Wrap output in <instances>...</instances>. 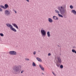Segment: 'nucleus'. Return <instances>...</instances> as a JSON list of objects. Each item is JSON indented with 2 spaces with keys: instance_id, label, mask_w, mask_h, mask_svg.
<instances>
[{
  "instance_id": "nucleus-1",
  "label": "nucleus",
  "mask_w": 76,
  "mask_h": 76,
  "mask_svg": "<svg viewBox=\"0 0 76 76\" xmlns=\"http://www.w3.org/2000/svg\"><path fill=\"white\" fill-rule=\"evenodd\" d=\"M58 9L60 11L61 15H64L66 12V4L63 5V6L58 7Z\"/></svg>"
},
{
  "instance_id": "nucleus-2",
  "label": "nucleus",
  "mask_w": 76,
  "mask_h": 76,
  "mask_svg": "<svg viewBox=\"0 0 76 76\" xmlns=\"http://www.w3.org/2000/svg\"><path fill=\"white\" fill-rule=\"evenodd\" d=\"M12 69L15 72H18V73H20V71L19 67L18 66L16 65L12 67Z\"/></svg>"
},
{
  "instance_id": "nucleus-3",
  "label": "nucleus",
  "mask_w": 76,
  "mask_h": 76,
  "mask_svg": "<svg viewBox=\"0 0 76 76\" xmlns=\"http://www.w3.org/2000/svg\"><path fill=\"white\" fill-rule=\"evenodd\" d=\"M6 25L8 26V27H9L10 28V29L12 31H14V32H17V31H16V29L13 27V26H12L11 24L9 23H7Z\"/></svg>"
},
{
  "instance_id": "nucleus-4",
  "label": "nucleus",
  "mask_w": 76,
  "mask_h": 76,
  "mask_svg": "<svg viewBox=\"0 0 76 76\" xmlns=\"http://www.w3.org/2000/svg\"><path fill=\"white\" fill-rule=\"evenodd\" d=\"M41 32L42 37L45 36V35H46V32H45V31L44 30H41Z\"/></svg>"
},
{
  "instance_id": "nucleus-5",
  "label": "nucleus",
  "mask_w": 76,
  "mask_h": 76,
  "mask_svg": "<svg viewBox=\"0 0 76 76\" xmlns=\"http://www.w3.org/2000/svg\"><path fill=\"white\" fill-rule=\"evenodd\" d=\"M9 53L11 55H14V56H16L17 54V52L15 51H10L9 52Z\"/></svg>"
},
{
  "instance_id": "nucleus-6",
  "label": "nucleus",
  "mask_w": 76,
  "mask_h": 76,
  "mask_svg": "<svg viewBox=\"0 0 76 76\" xmlns=\"http://www.w3.org/2000/svg\"><path fill=\"white\" fill-rule=\"evenodd\" d=\"M4 14L6 16H8V15H10V12L8 10H6L5 11Z\"/></svg>"
},
{
  "instance_id": "nucleus-7",
  "label": "nucleus",
  "mask_w": 76,
  "mask_h": 76,
  "mask_svg": "<svg viewBox=\"0 0 76 76\" xmlns=\"http://www.w3.org/2000/svg\"><path fill=\"white\" fill-rule=\"evenodd\" d=\"M12 25H13L14 27H15L17 29H19V28H18V26H17V25L15 23H12Z\"/></svg>"
},
{
  "instance_id": "nucleus-8",
  "label": "nucleus",
  "mask_w": 76,
  "mask_h": 76,
  "mask_svg": "<svg viewBox=\"0 0 76 76\" xmlns=\"http://www.w3.org/2000/svg\"><path fill=\"white\" fill-rule=\"evenodd\" d=\"M58 62H59L60 63H61V59L60 58V57H58L57 58Z\"/></svg>"
},
{
  "instance_id": "nucleus-9",
  "label": "nucleus",
  "mask_w": 76,
  "mask_h": 76,
  "mask_svg": "<svg viewBox=\"0 0 76 76\" xmlns=\"http://www.w3.org/2000/svg\"><path fill=\"white\" fill-rule=\"evenodd\" d=\"M36 59L38 61H39V62H42V60H41V58L37 57V58Z\"/></svg>"
},
{
  "instance_id": "nucleus-10",
  "label": "nucleus",
  "mask_w": 76,
  "mask_h": 76,
  "mask_svg": "<svg viewBox=\"0 0 76 76\" xmlns=\"http://www.w3.org/2000/svg\"><path fill=\"white\" fill-rule=\"evenodd\" d=\"M48 21L49 22H50V23H52V22H53V20L51 18H49L48 19Z\"/></svg>"
},
{
  "instance_id": "nucleus-11",
  "label": "nucleus",
  "mask_w": 76,
  "mask_h": 76,
  "mask_svg": "<svg viewBox=\"0 0 76 76\" xmlns=\"http://www.w3.org/2000/svg\"><path fill=\"white\" fill-rule=\"evenodd\" d=\"M72 13H73L75 15H76V11L75 10H72L71 11Z\"/></svg>"
},
{
  "instance_id": "nucleus-12",
  "label": "nucleus",
  "mask_w": 76,
  "mask_h": 76,
  "mask_svg": "<svg viewBox=\"0 0 76 76\" xmlns=\"http://www.w3.org/2000/svg\"><path fill=\"white\" fill-rule=\"evenodd\" d=\"M53 19L55 20H58V18L56 16H53Z\"/></svg>"
},
{
  "instance_id": "nucleus-13",
  "label": "nucleus",
  "mask_w": 76,
  "mask_h": 76,
  "mask_svg": "<svg viewBox=\"0 0 76 76\" xmlns=\"http://www.w3.org/2000/svg\"><path fill=\"white\" fill-rule=\"evenodd\" d=\"M55 13H57V14H60V11L59 10H55Z\"/></svg>"
},
{
  "instance_id": "nucleus-14",
  "label": "nucleus",
  "mask_w": 76,
  "mask_h": 76,
  "mask_svg": "<svg viewBox=\"0 0 76 76\" xmlns=\"http://www.w3.org/2000/svg\"><path fill=\"white\" fill-rule=\"evenodd\" d=\"M47 35L48 37H50V35L49 31H48L47 32Z\"/></svg>"
},
{
  "instance_id": "nucleus-15",
  "label": "nucleus",
  "mask_w": 76,
  "mask_h": 76,
  "mask_svg": "<svg viewBox=\"0 0 76 76\" xmlns=\"http://www.w3.org/2000/svg\"><path fill=\"white\" fill-rule=\"evenodd\" d=\"M4 7H5V9H7V8H8V5H7V4H5L4 5Z\"/></svg>"
},
{
  "instance_id": "nucleus-16",
  "label": "nucleus",
  "mask_w": 76,
  "mask_h": 76,
  "mask_svg": "<svg viewBox=\"0 0 76 76\" xmlns=\"http://www.w3.org/2000/svg\"><path fill=\"white\" fill-rule=\"evenodd\" d=\"M56 65L58 67H60V64H59L58 63H57L56 64Z\"/></svg>"
},
{
  "instance_id": "nucleus-17",
  "label": "nucleus",
  "mask_w": 76,
  "mask_h": 76,
  "mask_svg": "<svg viewBox=\"0 0 76 76\" xmlns=\"http://www.w3.org/2000/svg\"><path fill=\"white\" fill-rule=\"evenodd\" d=\"M72 53H75V54H76V51H75V50L72 49Z\"/></svg>"
},
{
  "instance_id": "nucleus-18",
  "label": "nucleus",
  "mask_w": 76,
  "mask_h": 76,
  "mask_svg": "<svg viewBox=\"0 0 76 76\" xmlns=\"http://www.w3.org/2000/svg\"><path fill=\"white\" fill-rule=\"evenodd\" d=\"M58 15L59 17H61V18H63V16L62 15H61V14H58Z\"/></svg>"
},
{
  "instance_id": "nucleus-19",
  "label": "nucleus",
  "mask_w": 76,
  "mask_h": 76,
  "mask_svg": "<svg viewBox=\"0 0 76 76\" xmlns=\"http://www.w3.org/2000/svg\"><path fill=\"white\" fill-rule=\"evenodd\" d=\"M0 7L2 8V9H5V7H4L3 5H1L0 6Z\"/></svg>"
},
{
  "instance_id": "nucleus-20",
  "label": "nucleus",
  "mask_w": 76,
  "mask_h": 76,
  "mask_svg": "<svg viewBox=\"0 0 76 76\" xmlns=\"http://www.w3.org/2000/svg\"><path fill=\"white\" fill-rule=\"evenodd\" d=\"M32 66H33V67H35V66H36V64H35V63L34 62H33L32 63Z\"/></svg>"
},
{
  "instance_id": "nucleus-21",
  "label": "nucleus",
  "mask_w": 76,
  "mask_h": 76,
  "mask_svg": "<svg viewBox=\"0 0 76 76\" xmlns=\"http://www.w3.org/2000/svg\"><path fill=\"white\" fill-rule=\"evenodd\" d=\"M39 67L40 68H41L42 67H43V66H42V65L40 64H39Z\"/></svg>"
},
{
  "instance_id": "nucleus-22",
  "label": "nucleus",
  "mask_w": 76,
  "mask_h": 76,
  "mask_svg": "<svg viewBox=\"0 0 76 76\" xmlns=\"http://www.w3.org/2000/svg\"><path fill=\"white\" fill-rule=\"evenodd\" d=\"M60 68L61 69H63V65H61L60 66Z\"/></svg>"
},
{
  "instance_id": "nucleus-23",
  "label": "nucleus",
  "mask_w": 76,
  "mask_h": 76,
  "mask_svg": "<svg viewBox=\"0 0 76 76\" xmlns=\"http://www.w3.org/2000/svg\"><path fill=\"white\" fill-rule=\"evenodd\" d=\"M40 69L43 71H44V67H43V66L42 67V68H40Z\"/></svg>"
},
{
  "instance_id": "nucleus-24",
  "label": "nucleus",
  "mask_w": 76,
  "mask_h": 76,
  "mask_svg": "<svg viewBox=\"0 0 76 76\" xmlns=\"http://www.w3.org/2000/svg\"><path fill=\"white\" fill-rule=\"evenodd\" d=\"M70 9H72L73 8V6L72 5H70Z\"/></svg>"
},
{
  "instance_id": "nucleus-25",
  "label": "nucleus",
  "mask_w": 76,
  "mask_h": 76,
  "mask_svg": "<svg viewBox=\"0 0 76 76\" xmlns=\"http://www.w3.org/2000/svg\"><path fill=\"white\" fill-rule=\"evenodd\" d=\"M0 35H1V37H3L4 36V34H3V33H0Z\"/></svg>"
},
{
  "instance_id": "nucleus-26",
  "label": "nucleus",
  "mask_w": 76,
  "mask_h": 76,
  "mask_svg": "<svg viewBox=\"0 0 76 76\" xmlns=\"http://www.w3.org/2000/svg\"><path fill=\"white\" fill-rule=\"evenodd\" d=\"M37 53V52L36 51H34L33 52V54L34 55H35L36 54V53Z\"/></svg>"
},
{
  "instance_id": "nucleus-27",
  "label": "nucleus",
  "mask_w": 76,
  "mask_h": 76,
  "mask_svg": "<svg viewBox=\"0 0 76 76\" xmlns=\"http://www.w3.org/2000/svg\"><path fill=\"white\" fill-rule=\"evenodd\" d=\"M52 73L53 75H54V76H56V74H55V73H54V72H52Z\"/></svg>"
},
{
  "instance_id": "nucleus-28",
  "label": "nucleus",
  "mask_w": 76,
  "mask_h": 76,
  "mask_svg": "<svg viewBox=\"0 0 76 76\" xmlns=\"http://www.w3.org/2000/svg\"><path fill=\"white\" fill-rule=\"evenodd\" d=\"M25 72L24 70H22V71H21V73L22 74V73L23 72Z\"/></svg>"
},
{
  "instance_id": "nucleus-29",
  "label": "nucleus",
  "mask_w": 76,
  "mask_h": 76,
  "mask_svg": "<svg viewBox=\"0 0 76 76\" xmlns=\"http://www.w3.org/2000/svg\"><path fill=\"white\" fill-rule=\"evenodd\" d=\"M3 11V9L0 8V12H2Z\"/></svg>"
},
{
  "instance_id": "nucleus-30",
  "label": "nucleus",
  "mask_w": 76,
  "mask_h": 76,
  "mask_svg": "<svg viewBox=\"0 0 76 76\" xmlns=\"http://www.w3.org/2000/svg\"><path fill=\"white\" fill-rule=\"evenodd\" d=\"M48 56H51V53H49L48 54Z\"/></svg>"
},
{
  "instance_id": "nucleus-31",
  "label": "nucleus",
  "mask_w": 76,
  "mask_h": 76,
  "mask_svg": "<svg viewBox=\"0 0 76 76\" xmlns=\"http://www.w3.org/2000/svg\"><path fill=\"white\" fill-rule=\"evenodd\" d=\"M14 12H15V13H17V12L16 11H15V10H14Z\"/></svg>"
},
{
  "instance_id": "nucleus-32",
  "label": "nucleus",
  "mask_w": 76,
  "mask_h": 76,
  "mask_svg": "<svg viewBox=\"0 0 76 76\" xmlns=\"http://www.w3.org/2000/svg\"><path fill=\"white\" fill-rule=\"evenodd\" d=\"M26 60H27V61H28V60H29V59L28 58L27 59H26Z\"/></svg>"
},
{
  "instance_id": "nucleus-33",
  "label": "nucleus",
  "mask_w": 76,
  "mask_h": 76,
  "mask_svg": "<svg viewBox=\"0 0 76 76\" xmlns=\"http://www.w3.org/2000/svg\"><path fill=\"white\" fill-rule=\"evenodd\" d=\"M26 0L27 1V2H29V0Z\"/></svg>"
},
{
  "instance_id": "nucleus-34",
  "label": "nucleus",
  "mask_w": 76,
  "mask_h": 76,
  "mask_svg": "<svg viewBox=\"0 0 76 76\" xmlns=\"http://www.w3.org/2000/svg\"><path fill=\"white\" fill-rule=\"evenodd\" d=\"M42 75H44V73L43 72L42 73Z\"/></svg>"
}]
</instances>
